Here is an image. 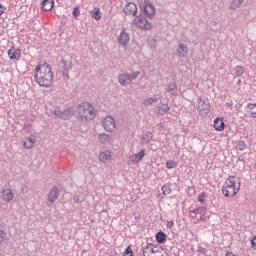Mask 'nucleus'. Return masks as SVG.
Masks as SVG:
<instances>
[{"instance_id": "nucleus-1", "label": "nucleus", "mask_w": 256, "mask_h": 256, "mask_svg": "<svg viewBox=\"0 0 256 256\" xmlns=\"http://www.w3.org/2000/svg\"><path fill=\"white\" fill-rule=\"evenodd\" d=\"M34 81L46 89L53 85V71L48 63L38 64L35 69Z\"/></svg>"}, {"instance_id": "nucleus-2", "label": "nucleus", "mask_w": 256, "mask_h": 256, "mask_svg": "<svg viewBox=\"0 0 256 256\" xmlns=\"http://www.w3.org/2000/svg\"><path fill=\"white\" fill-rule=\"evenodd\" d=\"M240 190L241 179L235 176H230L222 186V195H224V197H235Z\"/></svg>"}, {"instance_id": "nucleus-3", "label": "nucleus", "mask_w": 256, "mask_h": 256, "mask_svg": "<svg viewBox=\"0 0 256 256\" xmlns=\"http://www.w3.org/2000/svg\"><path fill=\"white\" fill-rule=\"evenodd\" d=\"M76 113L78 114V119L81 121H93L97 111L95 107L89 102H82L76 108Z\"/></svg>"}, {"instance_id": "nucleus-4", "label": "nucleus", "mask_w": 256, "mask_h": 256, "mask_svg": "<svg viewBox=\"0 0 256 256\" xmlns=\"http://www.w3.org/2000/svg\"><path fill=\"white\" fill-rule=\"evenodd\" d=\"M139 75H141V72L136 71L134 73H122L118 76V83H120V85H123V87H126V85H129V83H131V81H135V79H137V77H139Z\"/></svg>"}, {"instance_id": "nucleus-5", "label": "nucleus", "mask_w": 256, "mask_h": 256, "mask_svg": "<svg viewBox=\"0 0 256 256\" xmlns=\"http://www.w3.org/2000/svg\"><path fill=\"white\" fill-rule=\"evenodd\" d=\"M133 25H135L136 27H138V29H141L142 31H149L152 27L151 22H149L148 19L145 18V16H137L133 20Z\"/></svg>"}, {"instance_id": "nucleus-6", "label": "nucleus", "mask_w": 256, "mask_h": 256, "mask_svg": "<svg viewBox=\"0 0 256 256\" xmlns=\"http://www.w3.org/2000/svg\"><path fill=\"white\" fill-rule=\"evenodd\" d=\"M196 109H197L199 115H201V117H207V115H209L211 105H209V101L199 98Z\"/></svg>"}, {"instance_id": "nucleus-7", "label": "nucleus", "mask_w": 256, "mask_h": 256, "mask_svg": "<svg viewBox=\"0 0 256 256\" xmlns=\"http://www.w3.org/2000/svg\"><path fill=\"white\" fill-rule=\"evenodd\" d=\"M50 117H58L60 119H67L71 115V110L61 111L59 108H52L48 110Z\"/></svg>"}, {"instance_id": "nucleus-8", "label": "nucleus", "mask_w": 256, "mask_h": 256, "mask_svg": "<svg viewBox=\"0 0 256 256\" xmlns=\"http://www.w3.org/2000/svg\"><path fill=\"white\" fill-rule=\"evenodd\" d=\"M118 44L122 47H128L129 41H131V36H129L127 30L122 29L120 34L117 37Z\"/></svg>"}, {"instance_id": "nucleus-9", "label": "nucleus", "mask_w": 256, "mask_h": 256, "mask_svg": "<svg viewBox=\"0 0 256 256\" xmlns=\"http://www.w3.org/2000/svg\"><path fill=\"white\" fill-rule=\"evenodd\" d=\"M155 253H159V247L153 244H147L141 249V256H151L155 255Z\"/></svg>"}, {"instance_id": "nucleus-10", "label": "nucleus", "mask_w": 256, "mask_h": 256, "mask_svg": "<svg viewBox=\"0 0 256 256\" xmlns=\"http://www.w3.org/2000/svg\"><path fill=\"white\" fill-rule=\"evenodd\" d=\"M102 125L105 129V131H108V133H111L112 131H115V119L111 116H107L104 118Z\"/></svg>"}, {"instance_id": "nucleus-11", "label": "nucleus", "mask_w": 256, "mask_h": 256, "mask_svg": "<svg viewBox=\"0 0 256 256\" xmlns=\"http://www.w3.org/2000/svg\"><path fill=\"white\" fill-rule=\"evenodd\" d=\"M62 63H63V77H66V79H69V71H71V69H73V62H71V56H68L67 59L63 58L62 59Z\"/></svg>"}, {"instance_id": "nucleus-12", "label": "nucleus", "mask_w": 256, "mask_h": 256, "mask_svg": "<svg viewBox=\"0 0 256 256\" xmlns=\"http://www.w3.org/2000/svg\"><path fill=\"white\" fill-rule=\"evenodd\" d=\"M123 11L126 15H132L133 17H137V4L133 2H128L125 5Z\"/></svg>"}, {"instance_id": "nucleus-13", "label": "nucleus", "mask_w": 256, "mask_h": 256, "mask_svg": "<svg viewBox=\"0 0 256 256\" xmlns=\"http://www.w3.org/2000/svg\"><path fill=\"white\" fill-rule=\"evenodd\" d=\"M177 57L185 59L189 55V48L183 43H179L176 49Z\"/></svg>"}, {"instance_id": "nucleus-14", "label": "nucleus", "mask_w": 256, "mask_h": 256, "mask_svg": "<svg viewBox=\"0 0 256 256\" xmlns=\"http://www.w3.org/2000/svg\"><path fill=\"white\" fill-rule=\"evenodd\" d=\"M155 6L151 3H147L143 6V13L149 18L153 19L155 17Z\"/></svg>"}, {"instance_id": "nucleus-15", "label": "nucleus", "mask_w": 256, "mask_h": 256, "mask_svg": "<svg viewBox=\"0 0 256 256\" xmlns=\"http://www.w3.org/2000/svg\"><path fill=\"white\" fill-rule=\"evenodd\" d=\"M8 57L13 61H19L21 59V49L12 47L8 50Z\"/></svg>"}, {"instance_id": "nucleus-16", "label": "nucleus", "mask_w": 256, "mask_h": 256, "mask_svg": "<svg viewBox=\"0 0 256 256\" xmlns=\"http://www.w3.org/2000/svg\"><path fill=\"white\" fill-rule=\"evenodd\" d=\"M59 199V189L57 187H54L50 190V193L48 194V201L53 205Z\"/></svg>"}, {"instance_id": "nucleus-17", "label": "nucleus", "mask_w": 256, "mask_h": 256, "mask_svg": "<svg viewBox=\"0 0 256 256\" xmlns=\"http://www.w3.org/2000/svg\"><path fill=\"white\" fill-rule=\"evenodd\" d=\"M2 197L4 201H7L9 203V201H13V197H15V194H13V191H11V189H4L2 191Z\"/></svg>"}, {"instance_id": "nucleus-18", "label": "nucleus", "mask_w": 256, "mask_h": 256, "mask_svg": "<svg viewBox=\"0 0 256 256\" xmlns=\"http://www.w3.org/2000/svg\"><path fill=\"white\" fill-rule=\"evenodd\" d=\"M54 5H55L54 0H43L42 1V9L44 11H51V9H53Z\"/></svg>"}, {"instance_id": "nucleus-19", "label": "nucleus", "mask_w": 256, "mask_h": 256, "mask_svg": "<svg viewBox=\"0 0 256 256\" xmlns=\"http://www.w3.org/2000/svg\"><path fill=\"white\" fill-rule=\"evenodd\" d=\"M166 93H169V95H173L174 97H176L177 93H179L177 84L175 83L169 84L166 89Z\"/></svg>"}, {"instance_id": "nucleus-20", "label": "nucleus", "mask_w": 256, "mask_h": 256, "mask_svg": "<svg viewBox=\"0 0 256 256\" xmlns=\"http://www.w3.org/2000/svg\"><path fill=\"white\" fill-rule=\"evenodd\" d=\"M99 159L101 163H107V161H111V151L106 150L104 152H101L99 155Z\"/></svg>"}, {"instance_id": "nucleus-21", "label": "nucleus", "mask_w": 256, "mask_h": 256, "mask_svg": "<svg viewBox=\"0 0 256 256\" xmlns=\"http://www.w3.org/2000/svg\"><path fill=\"white\" fill-rule=\"evenodd\" d=\"M214 129L216 131H223V129H225V122H223V119L216 118L214 120Z\"/></svg>"}, {"instance_id": "nucleus-22", "label": "nucleus", "mask_w": 256, "mask_h": 256, "mask_svg": "<svg viewBox=\"0 0 256 256\" xmlns=\"http://www.w3.org/2000/svg\"><path fill=\"white\" fill-rule=\"evenodd\" d=\"M154 103H159V98L148 97L142 101L144 107H151Z\"/></svg>"}, {"instance_id": "nucleus-23", "label": "nucleus", "mask_w": 256, "mask_h": 256, "mask_svg": "<svg viewBox=\"0 0 256 256\" xmlns=\"http://www.w3.org/2000/svg\"><path fill=\"white\" fill-rule=\"evenodd\" d=\"M33 145H35V136H29L26 141H24V147L25 149H31V147H33Z\"/></svg>"}, {"instance_id": "nucleus-24", "label": "nucleus", "mask_w": 256, "mask_h": 256, "mask_svg": "<svg viewBox=\"0 0 256 256\" xmlns=\"http://www.w3.org/2000/svg\"><path fill=\"white\" fill-rule=\"evenodd\" d=\"M153 139V133L151 132H146L145 135H143L141 137V143L143 145H147V143H149V141H151Z\"/></svg>"}, {"instance_id": "nucleus-25", "label": "nucleus", "mask_w": 256, "mask_h": 256, "mask_svg": "<svg viewBox=\"0 0 256 256\" xmlns=\"http://www.w3.org/2000/svg\"><path fill=\"white\" fill-rule=\"evenodd\" d=\"M98 139L100 141V143H103L104 145H107V143H111V136L103 133V134H99Z\"/></svg>"}, {"instance_id": "nucleus-26", "label": "nucleus", "mask_w": 256, "mask_h": 256, "mask_svg": "<svg viewBox=\"0 0 256 256\" xmlns=\"http://www.w3.org/2000/svg\"><path fill=\"white\" fill-rule=\"evenodd\" d=\"M143 157H145V150H140L135 154L134 158H132V161H134V163H140V161H143Z\"/></svg>"}, {"instance_id": "nucleus-27", "label": "nucleus", "mask_w": 256, "mask_h": 256, "mask_svg": "<svg viewBox=\"0 0 256 256\" xmlns=\"http://www.w3.org/2000/svg\"><path fill=\"white\" fill-rule=\"evenodd\" d=\"M156 241L157 243H165V241H167V234H165L164 232H158L156 234Z\"/></svg>"}, {"instance_id": "nucleus-28", "label": "nucleus", "mask_w": 256, "mask_h": 256, "mask_svg": "<svg viewBox=\"0 0 256 256\" xmlns=\"http://www.w3.org/2000/svg\"><path fill=\"white\" fill-rule=\"evenodd\" d=\"M244 1L245 0H232L230 4V9L232 10L239 9V7L243 5Z\"/></svg>"}, {"instance_id": "nucleus-29", "label": "nucleus", "mask_w": 256, "mask_h": 256, "mask_svg": "<svg viewBox=\"0 0 256 256\" xmlns=\"http://www.w3.org/2000/svg\"><path fill=\"white\" fill-rule=\"evenodd\" d=\"M169 111V106L167 104H162L161 106L158 107L157 113L159 115H167Z\"/></svg>"}, {"instance_id": "nucleus-30", "label": "nucleus", "mask_w": 256, "mask_h": 256, "mask_svg": "<svg viewBox=\"0 0 256 256\" xmlns=\"http://www.w3.org/2000/svg\"><path fill=\"white\" fill-rule=\"evenodd\" d=\"M92 17L96 21H99V19H101V10L98 7L92 10Z\"/></svg>"}, {"instance_id": "nucleus-31", "label": "nucleus", "mask_w": 256, "mask_h": 256, "mask_svg": "<svg viewBox=\"0 0 256 256\" xmlns=\"http://www.w3.org/2000/svg\"><path fill=\"white\" fill-rule=\"evenodd\" d=\"M248 109L251 110L250 115L253 119H256V104L249 103L247 105Z\"/></svg>"}, {"instance_id": "nucleus-32", "label": "nucleus", "mask_w": 256, "mask_h": 256, "mask_svg": "<svg viewBox=\"0 0 256 256\" xmlns=\"http://www.w3.org/2000/svg\"><path fill=\"white\" fill-rule=\"evenodd\" d=\"M7 241V232L0 229V245H3Z\"/></svg>"}, {"instance_id": "nucleus-33", "label": "nucleus", "mask_w": 256, "mask_h": 256, "mask_svg": "<svg viewBox=\"0 0 256 256\" xmlns=\"http://www.w3.org/2000/svg\"><path fill=\"white\" fill-rule=\"evenodd\" d=\"M243 73H245V68L241 65L236 66V75H237V77H242Z\"/></svg>"}, {"instance_id": "nucleus-34", "label": "nucleus", "mask_w": 256, "mask_h": 256, "mask_svg": "<svg viewBox=\"0 0 256 256\" xmlns=\"http://www.w3.org/2000/svg\"><path fill=\"white\" fill-rule=\"evenodd\" d=\"M166 167H167V169H175V167H177V162H175L173 160H168L166 162Z\"/></svg>"}, {"instance_id": "nucleus-35", "label": "nucleus", "mask_w": 256, "mask_h": 256, "mask_svg": "<svg viewBox=\"0 0 256 256\" xmlns=\"http://www.w3.org/2000/svg\"><path fill=\"white\" fill-rule=\"evenodd\" d=\"M162 193L163 195H169L171 193V187H169L168 185H163Z\"/></svg>"}, {"instance_id": "nucleus-36", "label": "nucleus", "mask_w": 256, "mask_h": 256, "mask_svg": "<svg viewBox=\"0 0 256 256\" xmlns=\"http://www.w3.org/2000/svg\"><path fill=\"white\" fill-rule=\"evenodd\" d=\"M207 198V194L205 192H202L199 196H198V201L200 203H205V199Z\"/></svg>"}, {"instance_id": "nucleus-37", "label": "nucleus", "mask_w": 256, "mask_h": 256, "mask_svg": "<svg viewBox=\"0 0 256 256\" xmlns=\"http://www.w3.org/2000/svg\"><path fill=\"white\" fill-rule=\"evenodd\" d=\"M25 133H31V125L30 124H26L23 127Z\"/></svg>"}, {"instance_id": "nucleus-38", "label": "nucleus", "mask_w": 256, "mask_h": 256, "mask_svg": "<svg viewBox=\"0 0 256 256\" xmlns=\"http://www.w3.org/2000/svg\"><path fill=\"white\" fill-rule=\"evenodd\" d=\"M199 215H205L207 213V208L205 207H199Z\"/></svg>"}, {"instance_id": "nucleus-39", "label": "nucleus", "mask_w": 256, "mask_h": 256, "mask_svg": "<svg viewBox=\"0 0 256 256\" xmlns=\"http://www.w3.org/2000/svg\"><path fill=\"white\" fill-rule=\"evenodd\" d=\"M72 14H73V17H79V15H80L79 8H75L73 10Z\"/></svg>"}, {"instance_id": "nucleus-40", "label": "nucleus", "mask_w": 256, "mask_h": 256, "mask_svg": "<svg viewBox=\"0 0 256 256\" xmlns=\"http://www.w3.org/2000/svg\"><path fill=\"white\" fill-rule=\"evenodd\" d=\"M251 245L253 249H256V236H254L253 239L251 240Z\"/></svg>"}, {"instance_id": "nucleus-41", "label": "nucleus", "mask_w": 256, "mask_h": 256, "mask_svg": "<svg viewBox=\"0 0 256 256\" xmlns=\"http://www.w3.org/2000/svg\"><path fill=\"white\" fill-rule=\"evenodd\" d=\"M74 202L81 203V199L79 198V195H74Z\"/></svg>"}, {"instance_id": "nucleus-42", "label": "nucleus", "mask_w": 256, "mask_h": 256, "mask_svg": "<svg viewBox=\"0 0 256 256\" xmlns=\"http://www.w3.org/2000/svg\"><path fill=\"white\" fill-rule=\"evenodd\" d=\"M191 213H194V215H199V208H195L191 211Z\"/></svg>"}, {"instance_id": "nucleus-43", "label": "nucleus", "mask_w": 256, "mask_h": 256, "mask_svg": "<svg viewBox=\"0 0 256 256\" xmlns=\"http://www.w3.org/2000/svg\"><path fill=\"white\" fill-rule=\"evenodd\" d=\"M5 13V8L0 4V15H3Z\"/></svg>"}, {"instance_id": "nucleus-44", "label": "nucleus", "mask_w": 256, "mask_h": 256, "mask_svg": "<svg viewBox=\"0 0 256 256\" xmlns=\"http://www.w3.org/2000/svg\"><path fill=\"white\" fill-rule=\"evenodd\" d=\"M169 227H173V225H175V222H173V220L171 221H168V224H167Z\"/></svg>"}, {"instance_id": "nucleus-45", "label": "nucleus", "mask_w": 256, "mask_h": 256, "mask_svg": "<svg viewBox=\"0 0 256 256\" xmlns=\"http://www.w3.org/2000/svg\"><path fill=\"white\" fill-rule=\"evenodd\" d=\"M238 83H241V80H239Z\"/></svg>"}]
</instances>
